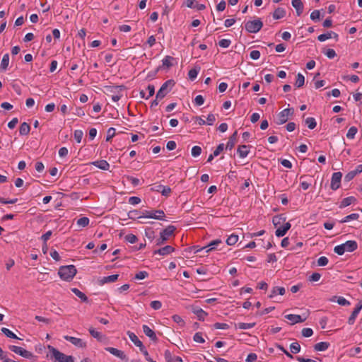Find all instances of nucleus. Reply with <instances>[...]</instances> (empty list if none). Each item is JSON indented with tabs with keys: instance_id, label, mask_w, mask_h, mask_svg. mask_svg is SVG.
Here are the masks:
<instances>
[{
	"instance_id": "obj_1",
	"label": "nucleus",
	"mask_w": 362,
	"mask_h": 362,
	"mask_svg": "<svg viewBox=\"0 0 362 362\" xmlns=\"http://www.w3.org/2000/svg\"><path fill=\"white\" fill-rule=\"evenodd\" d=\"M76 272V269L74 265L62 266L59 269L58 274L63 280L69 281L73 279Z\"/></svg>"
},
{
	"instance_id": "obj_2",
	"label": "nucleus",
	"mask_w": 362,
	"mask_h": 362,
	"mask_svg": "<svg viewBox=\"0 0 362 362\" xmlns=\"http://www.w3.org/2000/svg\"><path fill=\"white\" fill-rule=\"evenodd\" d=\"M176 230L175 226H168L160 233V237L156 240V245H163L170 238L174 235Z\"/></svg>"
},
{
	"instance_id": "obj_3",
	"label": "nucleus",
	"mask_w": 362,
	"mask_h": 362,
	"mask_svg": "<svg viewBox=\"0 0 362 362\" xmlns=\"http://www.w3.org/2000/svg\"><path fill=\"white\" fill-rule=\"evenodd\" d=\"M175 84V82L173 79L166 81L157 92L156 98L163 99L171 90Z\"/></svg>"
},
{
	"instance_id": "obj_4",
	"label": "nucleus",
	"mask_w": 362,
	"mask_h": 362,
	"mask_svg": "<svg viewBox=\"0 0 362 362\" xmlns=\"http://www.w3.org/2000/svg\"><path fill=\"white\" fill-rule=\"evenodd\" d=\"M293 114L294 109L293 107L283 110L277 115L276 123L279 125L286 123L288 120L289 117H292Z\"/></svg>"
},
{
	"instance_id": "obj_5",
	"label": "nucleus",
	"mask_w": 362,
	"mask_h": 362,
	"mask_svg": "<svg viewBox=\"0 0 362 362\" xmlns=\"http://www.w3.org/2000/svg\"><path fill=\"white\" fill-rule=\"evenodd\" d=\"M263 26V23L260 19L249 21L245 24V30L250 33H256L259 32Z\"/></svg>"
},
{
	"instance_id": "obj_6",
	"label": "nucleus",
	"mask_w": 362,
	"mask_h": 362,
	"mask_svg": "<svg viewBox=\"0 0 362 362\" xmlns=\"http://www.w3.org/2000/svg\"><path fill=\"white\" fill-rule=\"evenodd\" d=\"M142 216H145V218L165 220V214L163 210H144L142 211Z\"/></svg>"
},
{
	"instance_id": "obj_7",
	"label": "nucleus",
	"mask_w": 362,
	"mask_h": 362,
	"mask_svg": "<svg viewBox=\"0 0 362 362\" xmlns=\"http://www.w3.org/2000/svg\"><path fill=\"white\" fill-rule=\"evenodd\" d=\"M9 349L16 354H18L25 358H32L34 356L33 353L15 345L9 346Z\"/></svg>"
},
{
	"instance_id": "obj_8",
	"label": "nucleus",
	"mask_w": 362,
	"mask_h": 362,
	"mask_svg": "<svg viewBox=\"0 0 362 362\" xmlns=\"http://www.w3.org/2000/svg\"><path fill=\"white\" fill-rule=\"evenodd\" d=\"M342 173L341 172L334 173L332 175L330 187L332 190H337L340 187Z\"/></svg>"
},
{
	"instance_id": "obj_9",
	"label": "nucleus",
	"mask_w": 362,
	"mask_h": 362,
	"mask_svg": "<svg viewBox=\"0 0 362 362\" xmlns=\"http://www.w3.org/2000/svg\"><path fill=\"white\" fill-rule=\"evenodd\" d=\"M153 192H157L161 193L163 196L168 197L171 193V189L168 186H164L162 185H157L151 188Z\"/></svg>"
},
{
	"instance_id": "obj_10",
	"label": "nucleus",
	"mask_w": 362,
	"mask_h": 362,
	"mask_svg": "<svg viewBox=\"0 0 362 362\" xmlns=\"http://www.w3.org/2000/svg\"><path fill=\"white\" fill-rule=\"evenodd\" d=\"M361 309H362V300H359V302L356 305V308H354V310L351 313V315L349 316V317L348 319V323L349 325H354V323L355 322L356 318Z\"/></svg>"
},
{
	"instance_id": "obj_11",
	"label": "nucleus",
	"mask_w": 362,
	"mask_h": 362,
	"mask_svg": "<svg viewBox=\"0 0 362 362\" xmlns=\"http://www.w3.org/2000/svg\"><path fill=\"white\" fill-rule=\"evenodd\" d=\"M105 350L107 351L110 352V354H112V355L119 358L122 360H124L126 361H128V358L127 357L125 354L121 350H119V349H117L116 348H113V347H106Z\"/></svg>"
},
{
	"instance_id": "obj_12",
	"label": "nucleus",
	"mask_w": 362,
	"mask_h": 362,
	"mask_svg": "<svg viewBox=\"0 0 362 362\" xmlns=\"http://www.w3.org/2000/svg\"><path fill=\"white\" fill-rule=\"evenodd\" d=\"M285 318L291 321V325H295L296 323L303 322L307 319V316L302 317L301 315L288 314L285 315Z\"/></svg>"
},
{
	"instance_id": "obj_13",
	"label": "nucleus",
	"mask_w": 362,
	"mask_h": 362,
	"mask_svg": "<svg viewBox=\"0 0 362 362\" xmlns=\"http://www.w3.org/2000/svg\"><path fill=\"white\" fill-rule=\"evenodd\" d=\"M64 339L66 341H69L72 344H74L76 346L83 348L86 346V342L83 341L81 339L76 338L74 337H70V336H65Z\"/></svg>"
},
{
	"instance_id": "obj_14",
	"label": "nucleus",
	"mask_w": 362,
	"mask_h": 362,
	"mask_svg": "<svg viewBox=\"0 0 362 362\" xmlns=\"http://www.w3.org/2000/svg\"><path fill=\"white\" fill-rule=\"evenodd\" d=\"M175 251V248L170 245H166L163 247H161L158 250H156L153 251V255L158 254L162 256H165L169 255Z\"/></svg>"
},
{
	"instance_id": "obj_15",
	"label": "nucleus",
	"mask_w": 362,
	"mask_h": 362,
	"mask_svg": "<svg viewBox=\"0 0 362 362\" xmlns=\"http://www.w3.org/2000/svg\"><path fill=\"white\" fill-rule=\"evenodd\" d=\"M125 89V86H113L112 88V90L111 91L112 92H114V93H117L115 95H112L111 96V98L113 101L115 102H117L118 100H120V98H122V95L119 93V92L120 90H123Z\"/></svg>"
},
{
	"instance_id": "obj_16",
	"label": "nucleus",
	"mask_w": 362,
	"mask_h": 362,
	"mask_svg": "<svg viewBox=\"0 0 362 362\" xmlns=\"http://www.w3.org/2000/svg\"><path fill=\"white\" fill-rule=\"evenodd\" d=\"M143 332L151 340H152L153 341L156 342L158 341V338L156 337V333L154 332V331L153 329H151L148 325H144L143 327Z\"/></svg>"
},
{
	"instance_id": "obj_17",
	"label": "nucleus",
	"mask_w": 362,
	"mask_h": 362,
	"mask_svg": "<svg viewBox=\"0 0 362 362\" xmlns=\"http://www.w3.org/2000/svg\"><path fill=\"white\" fill-rule=\"evenodd\" d=\"M338 37H339V35L336 33H334L333 31H329L326 33L320 35L317 37V40L320 42H324L328 39L333 37V38L336 39V40H338Z\"/></svg>"
},
{
	"instance_id": "obj_18",
	"label": "nucleus",
	"mask_w": 362,
	"mask_h": 362,
	"mask_svg": "<svg viewBox=\"0 0 362 362\" xmlns=\"http://www.w3.org/2000/svg\"><path fill=\"white\" fill-rule=\"evenodd\" d=\"M221 243H222V241L220 239L214 240L211 241L207 246L203 247L202 248L197 250L196 251V252L202 251L205 249H206V252H209L210 251L215 250L216 247L217 245H218L219 244H221Z\"/></svg>"
},
{
	"instance_id": "obj_19",
	"label": "nucleus",
	"mask_w": 362,
	"mask_h": 362,
	"mask_svg": "<svg viewBox=\"0 0 362 362\" xmlns=\"http://www.w3.org/2000/svg\"><path fill=\"white\" fill-rule=\"evenodd\" d=\"M343 245L344 246L345 251L349 252H354L358 247V244L355 240H348Z\"/></svg>"
},
{
	"instance_id": "obj_20",
	"label": "nucleus",
	"mask_w": 362,
	"mask_h": 362,
	"mask_svg": "<svg viewBox=\"0 0 362 362\" xmlns=\"http://www.w3.org/2000/svg\"><path fill=\"white\" fill-rule=\"evenodd\" d=\"M127 335L129 336L130 340L136 346H138L139 349H141L142 346H144V344L142 343L141 341H140L139 339V338L137 337V336L134 333V332H132L130 331H128L127 332Z\"/></svg>"
},
{
	"instance_id": "obj_21",
	"label": "nucleus",
	"mask_w": 362,
	"mask_h": 362,
	"mask_svg": "<svg viewBox=\"0 0 362 362\" xmlns=\"http://www.w3.org/2000/svg\"><path fill=\"white\" fill-rule=\"evenodd\" d=\"M119 274H112L107 276H104L101 279L99 280V283L100 285H103L105 284L115 282L118 279Z\"/></svg>"
},
{
	"instance_id": "obj_22",
	"label": "nucleus",
	"mask_w": 362,
	"mask_h": 362,
	"mask_svg": "<svg viewBox=\"0 0 362 362\" xmlns=\"http://www.w3.org/2000/svg\"><path fill=\"white\" fill-rule=\"evenodd\" d=\"M92 164L103 170H108L110 168V164L105 160H96L93 162Z\"/></svg>"
},
{
	"instance_id": "obj_23",
	"label": "nucleus",
	"mask_w": 362,
	"mask_h": 362,
	"mask_svg": "<svg viewBox=\"0 0 362 362\" xmlns=\"http://www.w3.org/2000/svg\"><path fill=\"white\" fill-rule=\"evenodd\" d=\"M292 6L296 8L297 16H300L303 11V4L300 0H292Z\"/></svg>"
},
{
	"instance_id": "obj_24",
	"label": "nucleus",
	"mask_w": 362,
	"mask_h": 362,
	"mask_svg": "<svg viewBox=\"0 0 362 362\" xmlns=\"http://www.w3.org/2000/svg\"><path fill=\"white\" fill-rule=\"evenodd\" d=\"M237 136H238V132L235 131L230 137L228 139V141L226 144V148L231 150L237 141Z\"/></svg>"
},
{
	"instance_id": "obj_25",
	"label": "nucleus",
	"mask_w": 362,
	"mask_h": 362,
	"mask_svg": "<svg viewBox=\"0 0 362 362\" xmlns=\"http://www.w3.org/2000/svg\"><path fill=\"white\" fill-rule=\"evenodd\" d=\"M356 202V199L354 197L351 196V197H346L341 202V203L339 204V208L340 209L345 208Z\"/></svg>"
},
{
	"instance_id": "obj_26",
	"label": "nucleus",
	"mask_w": 362,
	"mask_h": 362,
	"mask_svg": "<svg viewBox=\"0 0 362 362\" xmlns=\"http://www.w3.org/2000/svg\"><path fill=\"white\" fill-rule=\"evenodd\" d=\"M89 332L90 335L97 339L99 341H103L106 339V337L102 334L100 332L95 330L93 327L89 328Z\"/></svg>"
},
{
	"instance_id": "obj_27",
	"label": "nucleus",
	"mask_w": 362,
	"mask_h": 362,
	"mask_svg": "<svg viewBox=\"0 0 362 362\" xmlns=\"http://www.w3.org/2000/svg\"><path fill=\"white\" fill-rule=\"evenodd\" d=\"M127 215H128L129 218L133 219V220H135L136 218L137 219L145 218V216H142V211H139L138 210L130 211Z\"/></svg>"
},
{
	"instance_id": "obj_28",
	"label": "nucleus",
	"mask_w": 362,
	"mask_h": 362,
	"mask_svg": "<svg viewBox=\"0 0 362 362\" xmlns=\"http://www.w3.org/2000/svg\"><path fill=\"white\" fill-rule=\"evenodd\" d=\"M286 15V11L284 8L279 7L273 13V18L275 20H279L284 18Z\"/></svg>"
},
{
	"instance_id": "obj_29",
	"label": "nucleus",
	"mask_w": 362,
	"mask_h": 362,
	"mask_svg": "<svg viewBox=\"0 0 362 362\" xmlns=\"http://www.w3.org/2000/svg\"><path fill=\"white\" fill-rule=\"evenodd\" d=\"M329 346L330 344L329 342L322 341L315 344L314 349L317 351H326Z\"/></svg>"
},
{
	"instance_id": "obj_30",
	"label": "nucleus",
	"mask_w": 362,
	"mask_h": 362,
	"mask_svg": "<svg viewBox=\"0 0 362 362\" xmlns=\"http://www.w3.org/2000/svg\"><path fill=\"white\" fill-rule=\"evenodd\" d=\"M247 148L248 146H246V145H241V146H239L238 149H237V152L240 156V158H245L246 156H247L248 153H249V151L247 150Z\"/></svg>"
},
{
	"instance_id": "obj_31",
	"label": "nucleus",
	"mask_w": 362,
	"mask_h": 362,
	"mask_svg": "<svg viewBox=\"0 0 362 362\" xmlns=\"http://www.w3.org/2000/svg\"><path fill=\"white\" fill-rule=\"evenodd\" d=\"M71 291L76 296H78L81 300L82 302H85V303H88V297L86 296L85 293H83V292H81L80 290H78V288H71Z\"/></svg>"
},
{
	"instance_id": "obj_32",
	"label": "nucleus",
	"mask_w": 362,
	"mask_h": 362,
	"mask_svg": "<svg viewBox=\"0 0 362 362\" xmlns=\"http://www.w3.org/2000/svg\"><path fill=\"white\" fill-rule=\"evenodd\" d=\"M285 288L284 287L275 286L272 288L271 294L269 296V298H274L277 293L284 295L285 293Z\"/></svg>"
},
{
	"instance_id": "obj_33",
	"label": "nucleus",
	"mask_w": 362,
	"mask_h": 362,
	"mask_svg": "<svg viewBox=\"0 0 362 362\" xmlns=\"http://www.w3.org/2000/svg\"><path fill=\"white\" fill-rule=\"evenodd\" d=\"M30 131V127L27 122H23L19 128V134L22 136L28 135Z\"/></svg>"
},
{
	"instance_id": "obj_34",
	"label": "nucleus",
	"mask_w": 362,
	"mask_h": 362,
	"mask_svg": "<svg viewBox=\"0 0 362 362\" xmlns=\"http://www.w3.org/2000/svg\"><path fill=\"white\" fill-rule=\"evenodd\" d=\"M8 63H9V55H8V54H5L3 56V58L1 59V65H0V70L5 71L8 66Z\"/></svg>"
},
{
	"instance_id": "obj_35",
	"label": "nucleus",
	"mask_w": 362,
	"mask_h": 362,
	"mask_svg": "<svg viewBox=\"0 0 362 362\" xmlns=\"http://www.w3.org/2000/svg\"><path fill=\"white\" fill-rule=\"evenodd\" d=\"M193 313L197 315L199 320H204L207 313L202 308L194 309Z\"/></svg>"
},
{
	"instance_id": "obj_36",
	"label": "nucleus",
	"mask_w": 362,
	"mask_h": 362,
	"mask_svg": "<svg viewBox=\"0 0 362 362\" xmlns=\"http://www.w3.org/2000/svg\"><path fill=\"white\" fill-rule=\"evenodd\" d=\"M305 123L310 129H313L317 125L316 120L314 117H308L305 119Z\"/></svg>"
},
{
	"instance_id": "obj_37",
	"label": "nucleus",
	"mask_w": 362,
	"mask_h": 362,
	"mask_svg": "<svg viewBox=\"0 0 362 362\" xmlns=\"http://www.w3.org/2000/svg\"><path fill=\"white\" fill-rule=\"evenodd\" d=\"M286 221V217H284L282 214L277 215L273 217L272 223L274 226L276 228L281 223L282 221Z\"/></svg>"
},
{
	"instance_id": "obj_38",
	"label": "nucleus",
	"mask_w": 362,
	"mask_h": 362,
	"mask_svg": "<svg viewBox=\"0 0 362 362\" xmlns=\"http://www.w3.org/2000/svg\"><path fill=\"white\" fill-rule=\"evenodd\" d=\"M174 60V58L170 56H166L163 60V66L166 67L167 69L170 68L173 66L172 61Z\"/></svg>"
},
{
	"instance_id": "obj_39",
	"label": "nucleus",
	"mask_w": 362,
	"mask_h": 362,
	"mask_svg": "<svg viewBox=\"0 0 362 362\" xmlns=\"http://www.w3.org/2000/svg\"><path fill=\"white\" fill-rule=\"evenodd\" d=\"M305 83V78L303 74L300 73H298L296 76V81L295 83V86L297 88H300L304 85Z\"/></svg>"
},
{
	"instance_id": "obj_40",
	"label": "nucleus",
	"mask_w": 362,
	"mask_h": 362,
	"mask_svg": "<svg viewBox=\"0 0 362 362\" xmlns=\"http://www.w3.org/2000/svg\"><path fill=\"white\" fill-rule=\"evenodd\" d=\"M255 326V323H245V322H239L238 324L235 325V327L240 329H248L250 328H252Z\"/></svg>"
},
{
	"instance_id": "obj_41",
	"label": "nucleus",
	"mask_w": 362,
	"mask_h": 362,
	"mask_svg": "<svg viewBox=\"0 0 362 362\" xmlns=\"http://www.w3.org/2000/svg\"><path fill=\"white\" fill-rule=\"evenodd\" d=\"M359 218L358 214H351L345 216L343 219L339 221V223H344L351 220H357Z\"/></svg>"
},
{
	"instance_id": "obj_42",
	"label": "nucleus",
	"mask_w": 362,
	"mask_h": 362,
	"mask_svg": "<svg viewBox=\"0 0 362 362\" xmlns=\"http://www.w3.org/2000/svg\"><path fill=\"white\" fill-rule=\"evenodd\" d=\"M1 331L2 333H4L8 338L20 339V338H18L14 333H13L8 328L2 327L1 329Z\"/></svg>"
},
{
	"instance_id": "obj_43",
	"label": "nucleus",
	"mask_w": 362,
	"mask_h": 362,
	"mask_svg": "<svg viewBox=\"0 0 362 362\" xmlns=\"http://www.w3.org/2000/svg\"><path fill=\"white\" fill-rule=\"evenodd\" d=\"M200 70V67H194V69H192L188 72V76L190 80H194L197 78V74Z\"/></svg>"
},
{
	"instance_id": "obj_44",
	"label": "nucleus",
	"mask_w": 362,
	"mask_h": 362,
	"mask_svg": "<svg viewBox=\"0 0 362 362\" xmlns=\"http://www.w3.org/2000/svg\"><path fill=\"white\" fill-rule=\"evenodd\" d=\"M238 240V235L235 234L230 235L226 240L228 245H234Z\"/></svg>"
},
{
	"instance_id": "obj_45",
	"label": "nucleus",
	"mask_w": 362,
	"mask_h": 362,
	"mask_svg": "<svg viewBox=\"0 0 362 362\" xmlns=\"http://www.w3.org/2000/svg\"><path fill=\"white\" fill-rule=\"evenodd\" d=\"M89 218L87 217H81L76 221L77 225L79 227H86L89 224Z\"/></svg>"
},
{
	"instance_id": "obj_46",
	"label": "nucleus",
	"mask_w": 362,
	"mask_h": 362,
	"mask_svg": "<svg viewBox=\"0 0 362 362\" xmlns=\"http://www.w3.org/2000/svg\"><path fill=\"white\" fill-rule=\"evenodd\" d=\"M358 129L356 127H351L348 130V132L346 134V137L349 139H353L357 133Z\"/></svg>"
},
{
	"instance_id": "obj_47",
	"label": "nucleus",
	"mask_w": 362,
	"mask_h": 362,
	"mask_svg": "<svg viewBox=\"0 0 362 362\" xmlns=\"http://www.w3.org/2000/svg\"><path fill=\"white\" fill-rule=\"evenodd\" d=\"M290 350L293 354H297L300 351V346L298 342H293L290 345Z\"/></svg>"
},
{
	"instance_id": "obj_48",
	"label": "nucleus",
	"mask_w": 362,
	"mask_h": 362,
	"mask_svg": "<svg viewBox=\"0 0 362 362\" xmlns=\"http://www.w3.org/2000/svg\"><path fill=\"white\" fill-rule=\"evenodd\" d=\"M148 276V273L146 271H141L136 274L134 279L138 280L144 279Z\"/></svg>"
},
{
	"instance_id": "obj_49",
	"label": "nucleus",
	"mask_w": 362,
	"mask_h": 362,
	"mask_svg": "<svg viewBox=\"0 0 362 362\" xmlns=\"http://www.w3.org/2000/svg\"><path fill=\"white\" fill-rule=\"evenodd\" d=\"M287 233V230L284 228V227L282 226H279L275 231V235L277 236V237H283L284 235H286V233Z\"/></svg>"
},
{
	"instance_id": "obj_50",
	"label": "nucleus",
	"mask_w": 362,
	"mask_h": 362,
	"mask_svg": "<svg viewBox=\"0 0 362 362\" xmlns=\"http://www.w3.org/2000/svg\"><path fill=\"white\" fill-rule=\"evenodd\" d=\"M323 53L329 59H333L337 56L336 52L333 49H327L323 51Z\"/></svg>"
},
{
	"instance_id": "obj_51",
	"label": "nucleus",
	"mask_w": 362,
	"mask_h": 362,
	"mask_svg": "<svg viewBox=\"0 0 362 362\" xmlns=\"http://www.w3.org/2000/svg\"><path fill=\"white\" fill-rule=\"evenodd\" d=\"M192 156L194 157L199 156L202 153V148L200 146H194L192 148Z\"/></svg>"
},
{
	"instance_id": "obj_52",
	"label": "nucleus",
	"mask_w": 362,
	"mask_h": 362,
	"mask_svg": "<svg viewBox=\"0 0 362 362\" xmlns=\"http://www.w3.org/2000/svg\"><path fill=\"white\" fill-rule=\"evenodd\" d=\"M74 139L77 141V143H80L81 141V139L83 138V133L81 130H75L74 131Z\"/></svg>"
},
{
	"instance_id": "obj_53",
	"label": "nucleus",
	"mask_w": 362,
	"mask_h": 362,
	"mask_svg": "<svg viewBox=\"0 0 362 362\" xmlns=\"http://www.w3.org/2000/svg\"><path fill=\"white\" fill-rule=\"evenodd\" d=\"M334 252L339 255H342L346 252L343 244L334 247Z\"/></svg>"
},
{
	"instance_id": "obj_54",
	"label": "nucleus",
	"mask_w": 362,
	"mask_h": 362,
	"mask_svg": "<svg viewBox=\"0 0 362 362\" xmlns=\"http://www.w3.org/2000/svg\"><path fill=\"white\" fill-rule=\"evenodd\" d=\"M310 18L314 21H320V13L319 10H314L310 14Z\"/></svg>"
},
{
	"instance_id": "obj_55",
	"label": "nucleus",
	"mask_w": 362,
	"mask_h": 362,
	"mask_svg": "<svg viewBox=\"0 0 362 362\" xmlns=\"http://www.w3.org/2000/svg\"><path fill=\"white\" fill-rule=\"evenodd\" d=\"M145 234L147 238H148L149 240H153L154 239V231L151 228H146Z\"/></svg>"
},
{
	"instance_id": "obj_56",
	"label": "nucleus",
	"mask_w": 362,
	"mask_h": 362,
	"mask_svg": "<svg viewBox=\"0 0 362 362\" xmlns=\"http://www.w3.org/2000/svg\"><path fill=\"white\" fill-rule=\"evenodd\" d=\"M193 339L195 342L197 343H204L205 341L204 339L202 337V334L201 332H197L193 337Z\"/></svg>"
},
{
	"instance_id": "obj_57",
	"label": "nucleus",
	"mask_w": 362,
	"mask_h": 362,
	"mask_svg": "<svg viewBox=\"0 0 362 362\" xmlns=\"http://www.w3.org/2000/svg\"><path fill=\"white\" fill-rule=\"evenodd\" d=\"M301 334L304 337H310L313 334V331L311 328H303Z\"/></svg>"
},
{
	"instance_id": "obj_58",
	"label": "nucleus",
	"mask_w": 362,
	"mask_h": 362,
	"mask_svg": "<svg viewBox=\"0 0 362 362\" xmlns=\"http://www.w3.org/2000/svg\"><path fill=\"white\" fill-rule=\"evenodd\" d=\"M125 240L129 242V243H135L138 238L134 234H128L125 236Z\"/></svg>"
},
{
	"instance_id": "obj_59",
	"label": "nucleus",
	"mask_w": 362,
	"mask_h": 362,
	"mask_svg": "<svg viewBox=\"0 0 362 362\" xmlns=\"http://www.w3.org/2000/svg\"><path fill=\"white\" fill-rule=\"evenodd\" d=\"M328 262L329 260L327 257L322 256L317 259V265L320 267H324L328 264Z\"/></svg>"
},
{
	"instance_id": "obj_60",
	"label": "nucleus",
	"mask_w": 362,
	"mask_h": 362,
	"mask_svg": "<svg viewBox=\"0 0 362 362\" xmlns=\"http://www.w3.org/2000/svg\"><path fill=\"white\" fill-rule=\"evenodd\" d=\"M230 44H231V41L230 40H227V39H223L218 42V45L223 48L228 47L230 45Z\"/></svg>"
},
{
	"instance_id": "obj_61",
	"label": "nucleus",
	"mask_w": 362,
	"mask_h": 362,
	"mask_svg": "<svg viewBox=\"0 0 362 362\" xmlns=\"http://www.w3.org/2000/svg\"><path fill=\"white\" fill-rule=\"evenodd\" d=\"M356 173L354 172V170L349 172L345 176H344V182H349L351 180H352L355 176Z\"/></svg>"
},
{
	"instance_id": "obj_62",
	"label": "nucleus",
	"mask_w": 362,
	"mask_h": 362,
	"mask_svg": "<svg viewBox=\"0 0 362 362\" xmlns=\"http://www.w3.org/2000/svg\"><path fill=\"white\" fill-rule=\"evenodd\" d=\"M215 329H226L229 328V325L226 323L216 322L214 325Z\"/></svg>"
},
{
	"instance_id": "obj_63",
	"label": "nucleus",
	"mask_w": 362,
	"mask_h": 362,
	"mask_svg": "<svg viewBox=\"0 0 362 362\" xmlns=\"http://www.w3.org/2000/svg\"><path fill=\"white\" fill-rule=\"evenodd\" d=\"M173 320L175 322L177 323L180 326H184L185 322L182 318L178 315H174L173 316Z\"/></svg>"
},
{
	"instance_id": "obj_64",
	"label": "nucleus",
	"mask_w": 362,
	"mask_h": 362,
	"mask_svg": "<svg viewBox=\"0 0 362 362\" xmlns=\"http://www.w3.org/2000/svg\"><path fill=\"white\" fill-rule=\"evenodd\" d=\"M0 359L2 360L4 362H20V361H12L6 357V356L4 354V351L2 350V349L0 347Z\"/></svg>"
}]
</instances>
